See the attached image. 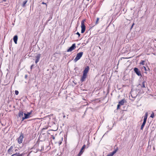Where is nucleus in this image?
Masks as SVG:
<instances>
[{
    "label": "nucleus",
    "instance_id": "1",
    "mask_svg": "<svg viewBox=\"0 0 156 156\" xmlns=\"http://www.w3.org/2000/svg\"><path fill=\"white\" fill-rule=\"evenodd\" d=\"M85 21V20H83L81 22V33H84L86 30V27L84 24Z\"/></svg>",
    "mask_w": 156,
    "mask_h": 156
},
{
    "label": "nucleus",
    "instance_id": "2",
    "mask_svg": "<svg viewBox=\"0 0 156 156\" xmlns=\"http://www.w3.org/2000/svg\"><path fill=\"white\" fill-rule=\"evenodd\" d=\"M83 53L82 52H80L79 53H78L77 55L76 56L74 59V61L75 62H77L78 60L80 59L81 57L83 55Z\"/></svg>",
    "mask_w": 156,
    "mask_h": 156
},
{
    "label": "nucleus",
    "instance_id": "3",
    "mask_svg": "<svg viewBox=\"0 0 156 156\" xmlns=\"http://www.w3.org/2000/svg\"><path fill=\"white\" fill-rule=\"evenodd\" d=\"M24 137L23 133H21L20 136L17 138V141L18 143L21 144L22 143L23 139Z\"/></svg>",
    "mask_w": 156,
    "mask_h": 156
},
{
    "label": "nucleus",
    "instance_id": "4",
    "mask_svg": "<svg viewBox=\"0 0 156 156\" xmlns=\"http://www.w3.org/2000/svg\"><path fill=\"white\" fill-rule=\"evenodd\" d=\"M134 70L135 72L138 76H142L140 71L138 68H135L134 69Z\"/></svg>",
    "mask_w": 156,
    "mask_h": 156
},
{
    "label": "nucleus",
    "instance_id": "5",
    "mask_svg": "<svg viewBox=\"0 0 156 156\" xmlns=\"http://www.w3.org/2000/svg\"><path fill=\"white\" fill-rule=\"evenodd\" d=\"M76 48V44H72V46L70 47L67 50V52H70L74 50Z\"/></svg>",
    "mask_w": 156,
    "mask_h": 156
},
{
    "label": "nucleus",
    "instance_id": "6",
    "mask_svg": "<svg viewBox=\"0 0 156 156\" xmlns=\"http://www.w3.org/2000/svg\"><path fill=\"white\" fill-rule=\"evenodd\" d=\"M14 148V146H11L10 148L8 149V153L10 154H12L13 152V150Z\"/></svg>",
    "mask_w": 156,
    "mask_h": 156
},
{
    "label": "nucleus",
    "instance_id": "7",
    "mask_svg": "<svg viewBox=\"0 0 156 156\" xmlns=\"http://www.w3.org/2000/svg\"><path fill=\"white\" fill-rule=\"evenodd\" d=\"M118 150V148L117 147H116L115 151L107 155V156H112L115 154L117 151Z\"/></svg>",
    "mask_w": 156,
    "mask_h": 156
},
{
    "label": "nucleus",
    "instance_id": "8",
    "mask_svg": "<svg viewBox=\"0 0 156 156\" xmlns=\"http://www.w3.org/2000/svg\"><path fill=\"white\" fill-rule=\"evenodd\" d=\"M85 145H84L82 146V147L81 149V150H80L79 153L78 154V155H79V156H80L81 155L83 154V153L84 151L83 150L84 149V148H85Z\"/></svg>",
    "mask_w": 156,
    "mask_h": 156
},
{
    "label": "nucleus",
    "instance_id": "9",
    "mask_svg": "<svg viewBox=\"0 0 156 156\" xmlns=\"http://www.w3.org/2000/svg\"><path fill=\"white\" fill-rule=\"evenodd\" d=\"M40 57V54H38L37 55L35 56L36 59L35 62L37 64L39 61Z\"/></svg>",
    "mask_w": 156,
    "mask_h": 156
},
{
    "label": "nucleus",
    "instance_id": "10",
    "mask_svg": "<svg viewBox=\"0 0 156 156\" xmlns=\"http://www.w3.org/2000/svg\"><path fill=\"white\" fill-rule=\"evenodd\" d=\"M89 67L88 66H87L83 71V74L87 75V74L89 71Z\"/></svg>",
    "mask_w": 156,
    "mask_h": 156
},
{
    "label": "nucleus",
    "instance_id": "11",
    "mask_svg": "<svg viewBox=\"0 0 156 156\" xmlns=\"http://www.w3.org/2000/svg\"><path fill=\"white\" fill-rule=\"evenodd\" d=\"M31 111L30 112H27V113H24V115L25 116V118L27 119H28L30 117V115L31 114Z\"/></svg>",
    "mask_w": 156,
    "mask_h": 156
},
{
    "label": "nucleus",
    "instance_id": "12",
    "mask_svg": "<svg viewBox=\"0 0 156 156\" xmlns=\"http://www.w3.org/2000/svg\"><path fill=\"white\" fill-rule=\"evenodd\" d=\"M87 75L83 74L82 76L81 77V81L82 82L85 81V79L87 78Z\"/></svg>",
    "mask_w": 156,
    "mask_h": 156
},
{
    "label": "nucleus",
    "instance_id": "13",
    "mask_svg": "<svg viewBox=\"0 0 156 156\" xmlns=\"http://www.w3.org/2000/svg\"><path fill=\"white\" fill-rule=\"evenodd\" d=\"M14 41L16 44L17 43V41L18 40V37L17 35H15L13 38Z\"/></svg>",
    "mask_w": 156,
    "mask_h": 156
},
{
    "label": "nucleus",
    "instance_id": "14",
    "mask_svg": "<svg viewBox=\"0 0 156 156\" xmlns=\"http://www.w3.org/2000/svg\"><path fill=\"white\" fill-rule=\"evenodd\" d=\"M126 101L125 100V99H123L121 100V101L119 102V103L121 105H123L125 102Z\"/></svg>",
    "mask_w": 156,
    "mask_h": 156
},
{
    "label": "nucleus",
    "instance_id": "15",
    "mask_svg": "<svg viewBox=\"0 0 156 156\" xmlns=\"http://www.w3.org/2000/svg\"><path fill=\"white\" fill-rule=\"evenodd\" d=\"M23 111H21L19 112L18 114V116L20 117H22L23 116Z\"/></svg>",
    "mask_w": 156,
    "mask_h": 156
},
{
    "label": "nucleus",
    "instance_id": "16",
    "mask_svg": "<svg viewBox=\"0 0 156 156\" xmlns=\"http://www.w3.org/2000/svg\"><path fill=\"white\" fill-rule=\"evenodd\" d=\"M148 116V113L147 112L145 114V115L144 117V121L146 122L147 119V117Z\"/></svg>",
    "mask_w": 156,
    "mask_h": 156
},
{
    "label": "nucleus",
    "instance_id": "17",
    "mask_svg": "<svg viewBox=\"0 0 156 156\" xmlns=\"http://www.w3.org/2000/svg\"><path fill=\"white\" fill-rule=\"evenodd\" d=\"M22 154H20L19 153H16L12 154L11 156H22Z\"/></svg>",
    "mask_w": 156,
    "mask_h": 156
},
{
    "label": "nucleus",
    "instance_id": "18",
    "mask_svg": "<svg viewBox=\"0 0 156 156\" xmlns=\"http://www.w3.org/2000/svg\"><path fill=\"white\" fill-rule=\"evenodd\" d=\"M27 0H25V1H24L23 2V3L22 5V6L23 7H24L25 6V4H26L27 2Z\"/></svg>",
    "mask_w": 156,
    "mask_h": 156
},
{
    "label": "nucleus",
    "instance_id": "19",
    "mask_svg": "<svg viewBox=\"0 0 156 156\" xmlns=\"http://www.w3.org/2000/svg\"><path fill=\"white\" fill-rule=\"evenodd\" d=\"M145 83V81H144L143 82H142V85L141 86V87L145 88V84H144Z\"/></svg>",
    "mask_w": 156,
    "mask_h": 156
},
{
    "label": "nucleus",
    "instance_id": "20",
    "mask_svg": "<svg viewBox=\"0 0 156 156\" xmlns=\"http://www.w3.org/2000/svg\"><path fill=\"white\" fill-rule=\"evenodd\" d=\"M99 20V18L98 17L97 18V20L96 21V23H95V24H98V21Z\"/></svg>",
    "mask_w": 156,
    "mask_h": 156
},
{
    "label": "nucleus",
    "instance_id": "21",
    "mask_svg": "<svg viewBox=\"0 0 156 156\" xmlns=\"http://www.w3.org/2000/svg\"><path fill=\"white\" fill-rule=\"evenodd\" d=\"M154 112H152L151 114V115L150 117L151 118H154Z\"/></svg>",
    "mask_w": 156,
    "mask_h": 156
},
{
    "label": "nucleus",
    "instance_id": "22",
    "mask_svg": "<svg viewBox=\"0 0 156 156\" xmlns=\"http://www.w3.org/2000/svg\"><path fill=\"white\" fill-rule=\"evenodd\" d=\"M145 124H144V123H143L142 125L141 126V130H143V128H144V126Z\"/></svg>",
    "mask_w": 156,
    "mask_h": 156
},
{
    "label": "nucleus",
    "instance_id": "23",
    "mask_svg": "<svg viewBox=\"0 0 156 156\" xmlns=\"http://www.w3.org/2000/svg\"><path fill=\"white\" fill-rule=\"evenodd\" d=\"M15 94L16 95H18L19 94V91L18 90H16L15 91Z\"/></svg>",
    "mask_w": 156,
    "mask_h": 156
},
{
    "label": "nucleus",
    "instance_id": "24",
    "mask_svg": "<svg viewBox=\"0 0 156 156\" xmlns=\"http://www.w3.org/2000/svg\"><path fill=\"white\" fill-rule=\"evenodd\" d=\"M144 60H142V61L140 63V64H142L143 65H144Z\"/></svg>",
    "mask_w": 156,
    "mask_h": 156
},
{
    "label": "nucleus",
    "instance_id": "25",
    "mask_svg": "<svg viewBox=\"0 0 156 156\" xmlns=\"http://www.w3.org/2000/svg\"><path fill=\"white\" fill-rule=\"evenodd\" d=\"M121 105H120L119 103V104L118 105H117V109H119V107L120 106H121Z\"/></svg>",
    "mask_w": 156,
    "mask_h": 156
},
{
    "label": "nucleus",
    "instance_id": "26",
    "mask_svg": "<svg viewBox=\"0 0 156 156\" xmlns=\"http://www.w3.org/2000/svg\"><path fill=\"white\" fill-rule=\"evenodd\" d=\"M22 117V121H23L24 120L27 119L26 118H25V116Z\"/></svg>",
    "mask_w": 156,
    "mask_h": 156
},
{
    "label": "nucleus",
    "instance_id": "27",
    "mask_svg": "<svg viewBox=\"0 0 156 156\" xmlns=\"http://www.w3.org/2000/svg\"><path fill=\"white\" fill-rule=\"evenodd\" d=\"M42 4H45L46 5V8H47V5L46 4V3H44V2H43L42 3Z\"/></svg>",
    "mask_w": 156,
    "mask_h": 156
},
{
    "label": "nucleus",
    "instance_id": "28",
    "mask_svg": "<svg viewBox=\"0 0 156 156\" xmlns=\"http://www.w3.org/2000/svg\"><path fill=\"white\" fill-rule=\"evenodd\" d=\"M76 34L78 35L79 37H80V34L78 32H77V33H76Z\"/></svg>",
    "mask_w": 156,
    "mask_h": 156
},
{
    "label": "nucleus",
    "instance_id": "29",
    "mask_svg": "<svg viewBox=\"0 0 156 156\" xmlns=\"http://www.w3.org/2000/svg\"><path fill=\"white\" fill-rule=\"evenodd\" d=\"M27 75H25V79H27Z\"/></svg>",
    "mask_w": 156,
    "mask_h": 156
},
{
    "label": "nucleus",
    "instance_id": "30",
    "mask_svg": "<svg viewBox=\"0 0 156 156\" xmlns=\"http://www.w3.org/2000/svg\"><path fill=\"white\" fill-rule=\"evenodd\" d=\"M144 69L145 70V71H147V69H146V68L145 67H144Z\"/></svg>",
    "mask_w": 156,
    "mask_h": 156
},
{
    "label": "nucleus",
    "instance_id": "31",
    "mask_svg": "<svg viewBox=\"0 0 156 156\" xmlns=\"http://www.w3.org/2000/svg\"><path fill=\"white\" fill-rule=\"evenodd\" d=\"M133 91H131V95L132 96V97H133L132 96V95L133 94Z\"/></svg>",
    "mask_w": 156,
    "mask_h": 156
},
{
    "label": "nucleus",
    "instance_id": "32",
    "mask_svg": "<svg viewBox=\"0 0 156 156\" xmlns=\"http://www.w3.org/2000/svg\"><path fill=\"white\" fill-rule=\"evenodd\" d=\"M146 122L144 121H143V123H144V124H145V123H146Z\"/></svg>",
    "mask_w": 156,
    "mask_h": 156
},
{
    "label": "nucleus",
    "instance_id": "33",
    "mask_svg": "<svg viewBox=\"0 0 156 156\" xmlns=\"http://www.w3.org/2000/svg\"><path fill=\"white\" fill-rule=\"evenodd\" d=\"M34 66V65H32L31 66V67H30V68L31 69H32V67Z\"/></svg>",
    "mask_w": 156,
    "mask_h": 156
},
{
    "label": "nucleus",
    "instance_id": "34",
    "mask_svg": "<svg viewBox=\"0 0 156 156\" xmlns=\"http://www.w3.org/2000/svg\"><path fill=\"white\" fill-rule=\"evenodd\" d=\"M88 41H87L86 42V43H85V44H87V43H88Z\"/></svg>",
    "mask_w": 156,
    "mask_h": 156
},
{
    "label": "nucleus",
    "instance_id": "35",
    "mask_svg": "<svg viewBox=\"0 0 156 156\" xmlns=\"http://www.w3.org/2000/svg\"><path fill=\"white\" fill-rule=\"evenodd\" d=\"M134 25V23H133V24L132 25V26H131V28H132L133 27V25Z\"/></svg>",
    "mask_w": 156,
    "mask_h": 156
},
{
    "label": "nucleus",
    "instance_id": "36",
    "mask_svg": "<svg viewBox=\"0 0 156 156\" xmlns=\"http://www.w3.org/2000/svg\"><path fill=\"white\" fill-rule=\"evenodd\" d=\"M65 117H66V116H65V115H64V116H63V117L64 118H65Z\"/></svg>",
    "mask_w": 156,
    "mask_h": 156
},
{
    "label": "nucleus",
    "instance_id": "37",
    "mask_svg": "<svg viewBox=\"0 0 156 156\" xmlns=\"http://www.w3.org/2000/svg\"><path fill=\"white\" fill-rule=\"evenodd\" d=\"M46 129V128H43V129Z\"/></svg>",
    "mask_w": 156,
    "mask_h": 156
},
{
    "label": "nucleus",
    "instance_id": "38",
    "mask_svg": "<svg viewBox=\"0 0 156 156\" xmlns=\"http://www.w3.org/2000/svg\"><path fill=\"white\" fill-rule=\"evenodd\" d=\"M155 111H156V110H154V112H155Z\"/></svg>",
    "mask_w": 156,
    "mask_h": 156
},
{
    "label": "nucleus",
    "instance_id": "39",
    "mask_svg": "<svg viewBox=\"0 0 156 156\" xmlns=\"http://www.w3.org/2000/svg\"><path fill=\"white\" fill-rule=\"evenodd\" d=\"M55 138L54 137H53V139H54Z\"/></svg>",
    "mask_w": 156,
    "mask_h": 156
},
{
    "label": "nucleus",
    "instance_id": "40",
    "mask_svg": "<svg viewBox=\"0 0 156 156\" xmlns=\"http://www.w3.org/2000/svg\"><path fill=\"white\" fill-rule=\"evenodd\" d=\"M6 0H4V1H5Z\"/></svg>",
    "mask_w": 156,
    "mask_h": 156
},
{
    "label": "nucleus",
    "instance_id": "41",
    "mask_svg": "<svg viewBox=\"0 0 156 156\" xmlns=\"http://www.w3.org/2000/svg\"><path fill=\"white\" fill-rule=\"evenodd\" d=\"M78 156H79V155H78Z\"/></svg>",
    "mask_w": 156,
    "mask_h": 156
}]
</instances>
